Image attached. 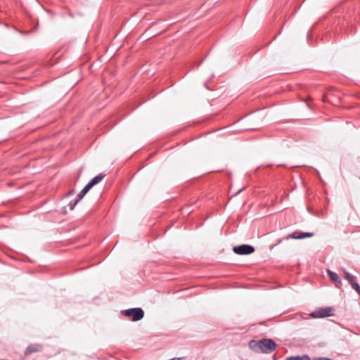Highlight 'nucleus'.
<instances>
[{"label":"nucleus","instance_id":"f257e3e1","mask_svg":"<svg viewBox=\"0 0 360 360\" xmlns=\"http://www.w3.org/2000/svg\"><path fill=\"white\" fill-rule=\"evenodd\" d=\"M249 347L256 353L269 354L276 348V343L271 339L264 338L259 340H250Z\"/></svg>","mask_w":360,"mask_h":360},{"label":"nucleus","instance_id":"f03ea898","mask_svg":"<svg viewBox=\"0 0 360 360\" xmlns=\"http://www.w3.org/2000/svg\"><path fill=\"white\" fill-rule=\"evenodd\" d=\"M121 312L126 317L131 319L132 321H139L141 320L144 316V311L140 307L124 309Z\"/></svg>","mask_w":360,"mask_h":360},{"label":"nucleus","instance_id":"7ed1b4c3","mask_svg":"<svg viewBox=\"0 0 360 360\" xmlns=\"http://www.w3.org/2000/svg\"><path fill=\"white\" fill-rule=\"evenodd\" d=\"M233 252L237 255H250L255 252V248L250 245H240L234 246L233 248Z\"/></svg>","mask_w":360,"mask_h":360},{"label":"nucleus","instance_id":"20e7f679","mask_svg":"<svg viewBox=\"0 0 360 360\" xmlns=\"http://www.w3.org/2000/svg\"><path fill=\"white\" fill-rule=\"evenodd\" d=\"M345 272V278L348 281L351 287L360 295V285L356 282V278L347 271Z\"/></svg>","mask_w":360,"mask_h":360},{"label":"nucleus","instance_id":"39448f33","mask_svg":"<svg viewBox=\"0 0 360 360\" xmlns=\"http://www.w3.org/2000/svg\"><path fill=\"white\" fill-rule=\"evenodd\" d=\"M331 311V308L326 307L311 313L310 316L313 318H325L332 315Z\"/></svg>","mask_w":360,"mask_h":360},{"label":"nucleus","instance_id":"423d86ee","mask_svg":"<svg viewBox=\"0 0 360 360\" xmlns=\"http://www.w3.org/2000/svg\"><path fill=\"white\" fill-rule=\"evenodd\" d=\"M314 236L313 233L310 232H298L295 231L289 235L288 238L293 239H304L305 238H310Z\"/></svg>","mask_w":360,"mask_h":360},{"label":"nucleus","instance_id":"0eeeda50","mask_svg":"<svg viewBox=\"0 0 360 360\" xmlns=\"http://www.w3.org/2000/svg\"><path fill=\"white\" fill-rule=\"evenodd\" d=\"M330 279L334 283L337 288H340L342 285L340 277L335 271H327Z\"/></svg>","mask_w":360,"mask_h":360},{"label":"nucleus","instance_id":"6e6552de","mask_svg":"<svg viewBox=\"0 0 360 360\" xmlns=\"http://www.w3.org/2000/svg\"><path fill=\"white\" fill-rule=\"evenodd\" d=\"M42 349V347L40 345L35 344V345H30L27 346L25 351V354L28 355L34 352H40Z\"/></svg>","mask_w":360,"mask_h":360},{"label":"nucleus","instance_id":"1a4fd4ad","mask_svg":"<svg viewBox=\"0 0 360 360\" xmlns=\"http://www.w3.org/2000/svg\"><path fill=\"white\" fill-rule=\"evenodd\" d=\"M105 174H99L98 175L94 177L89 183L93 187L96 184L101 182L103 180V179L105 177Z\"/></svg>","mask_w":360,"mask_h":360},{"label":"nucleus","instance_id":"9d476101","mask_svg":"<svg viewBox=\"0 0 360 360\" xmlns=\"http://www.w3.org/2000/svg\"><path fill=\"white\" fill-rule=\"evenodd\" d=\"M79 201L78 199H76L75 201H71L68 205L70 210H72Z\"/></svg>","mask_w":360,"mask_h":360},{"label":"nucleus","instance_id":"9b49d317","mask_svg":"<svg viewBox=\"0 0 360 360\" xmlns=\"http://www.w3.org/2000/svg\"><path fill=\"white\" fill-rule=\"evenodd\" d=\"M86 193L84 192V191H83V190H82V191L79 193V194L77 195V199H78V200H81L84 198V196L86 195Z\"/></svg>","mask_w":360,"mask_h":360},{"label":"nucleus","instance_id":"f8f14e48","mask_svg":"<svg viewBox=\"0 0 360 360\" xmlns=\"http://www.w3.org/2000/svg\"><path fill=\"white\" fill-rule=\"evenodd\" d=\"M92 188V186L89 183H88L82 189L84 192L87 193L91 188Z\"/></svg>","mask_w":360,"mask_h":360},{"label":"nucleus","instance_id":"ddd939ff","mask_svg":"<svg viewBox=\"0 0 360 360\" xmlns=\"http://www.w3.org/2000/svg\"><path fill=\"white\" fill-rule=\"evenodd\" d=\"M285 360H300V356H292L287 358Z\"/></svg>","mask_w":360,"mask_h":360},{"label":"nucleus","instance_id":"4468645a","mask_svg":"<svg viewBox=\"0 0 360 360\" xmlns=\"http://www.w3.org/2000/svg\"><path fill=\"white\" fill-rule=\"evenodd\" d=\"M300 360H311L310 357L307 354L300 356Z\"/></svg>","mask_w":360,"mask_h":360},{"label":"nucleus","instance_id":"2eb2a0df","mask_svg":"<svg viewBox=\"0 0 360 360\" xmlns=\"http://www.w3.org/2000/svg\"><path fill=\"white\" fill-rule=\"evenodd\" d=\"M74 193H75L74 190H72V191H70V192H68V195H72Z\"/></svg>","mask_w":360,"mask_h":360}]
</instances>
